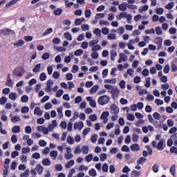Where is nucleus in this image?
I'll return each instance as SVG.
<instances>
[{
    "label": "nucleus",
    "mask_w": 177,
    "mask_h": 177,
    "mask_svg": "<svg viewBox=\"0 0 177 177\" xmlns=\"http://www.w3.org/2000/svg\"><path fill=\"white\" fill-rule=\"evenodd\" d=\"M67 142L69 145H74V138L71 136L67 138Z\"/></svg>",
    "instance_id": "59"
},
{
    "label": "nucleus",
    "mask_w": 177,
    "mask_h": 177,
    "mask_svg": "<svg viewBox=\"0 0 177 177\" xmlns=\"http://www.w3.org/2000/svg\"><path fill=\"white\" fill-rule=\"evenodd\" d=\"M25 73L26 70H24L23 66H19L16 68L13 71L14 75H16L17 77H23V75Z\"/></svg>",
    "instance_id": "1"
},
{
    "label": "nucleus",
    "mask_w": 177,
    "mask_h": 177,
    "mask_svg": "<svg viewBox=\"0 0 177 177\" xmlns=\"http://www.w3.org/2000/svg\"><path fill=\"white\" fill-rule=\"evenodd\" d=\"M7 102H8V98H6V97L3 96L1 97L0 104H1V106H3V104H5Z\"/></svg>",
    "instance_id": "35"
},
{
    "label": "nucleus",
    "mask_w": 177,
    "mask_h": 177,
    "mask_svg": "<svg viewBox=\"0 0 177 177\" xmlns=\"http://www.w3.org/2000/svg\"><path fill=\"white\" fill-rule=\"evenodd\" d=\"M9 97L11 100H16L17 99V94L16 93H10Z\"/></svg>",
    "instance_id": "27"
},
{
    "label": "nucleus",
    "mask_w": 177,
    "mask_h": 177,
    "mask_svg": "<svg viewBox=\"0 0 177 177\" xmlns=\"http://www.w3.org/2000/svg\"><path fill=\"white\" fill-rule=\"evenodd\" d=\"M91 57L92 59H97L99 57V53H97L96 51H93L91 53Z\"/></svg>",
    "instance_id": "61"
},
{
    "label": "nucleus",
    "mask_w": 177,
    "mask_h": 177,
    "mask_svg": "<svg viewBox=\"0 0 177 177\" xmlns=\"http://www.w3.org/2000/svg\"><path fill=\"white\" fill-rule=\"evenodd\" d=\"M104 13H97L95 15V19L97 20L98 19H104Z\"/></svg>",
    "instance_id": "46"
},
{
    "label": "nucleus",
    "mask_w": 177,
    "mask_h": 177,
    "mask_svg": "<svg viewBox=\"0 0 177 177\" xmlns=\"http://www.w3.org/2000/svg\"><path fill=\"white\" fill-rule=\"evenodd\" d=\"M30 175V170L26 169L24 173L21 174V177H27Z\"/></svg>",
    "instance_id": "52"
},
{
    "label": "nucleus",
    "mask_w": 177,
    "mask_h": 177,
    "mask_svg": "<svg viewBox=\"0 0 177 177\" xmlns=\"http://www.w3.org/2000/svg\"><path fill=\"white\" fill-rule=\"evenodd\" d=\"M36 170L37 171L39 175H41L42 173L44 172V167H42L41 165H38L36 167Z\"/></svg>",
    "instance_id": "15"
},
{
    "label": "nucleus",
    "mask_w": 177,
    "mask_h": 177,
    "mask_svg": "<svg viewBox=\"0 0 177 177\" xmlns=\"http://www.w3.org/2000/svg\"><path fill=\"white\" fill-rule=\"evenodd\" d=\"M34 114H36L37 115L41 117V115H42V111H41V108L37 106L34 110Z\"/></svg>",
    "instance_id": "14"
},
{
    "label": "nucleus",
    "mask_w": 177,
    "mask_h": 177,
    "mask_svg": "<svg viewBox=\"0 0 177 177\" xmlns=\"http://www.w3.org/2000/svg\"><path fill=\"white\" fill-rule=\"evenodd\" d=\"M100 161H106V160H107V154L104 153H102L100 156Z\"/></svg>",
    "instance_id": "36"
},
{
    "label": "nucleus",
    "mask_w": 177,
    "mask_h": 177,
    "mask_svg": "<svg viewBox=\"0 0 177 177\" xmlns=\"http://www.w3.org/2000/svg\"><path fill=\"white\" fill-rule=\"evenodd\" d=\"M110 109L111 114H118L120 113V109L115 104H113L110 107Z\"/></svg>",
    "instance_id": "4"
},
{
    "label": "nucleus",
    "mask_w": 177,
    "mask_h": 177,
    "mask_svg": "<svg viewBox=\"0 0 177 177\" xmlns=\"http://www.w3.org/2000/svg\"><path fill=\"white\" fill-rule=\"evenodd\" d=\"M147 159L146 158L141 157L138 161H137V165H142L144 162H146Z\"/></svg>",
    "instance_id": "21"
},
{
    "label": "nucleus",
    "mask_w": 177,
    "mask_h": 177,
    "mask_svg": "<svg viewBox=\"0 0 177 177\" xmlns=\"http://www.w3.org/2000/svg\"><path fill=\"white\" fill-rule=\"evenodd\" d=\"M73 156L71 153H65L66 160H71V158H73Z\"/></svg>",
    "instance_id": "62"
},
{
    "label": "nucleus",
    "mask_w": 177,
    "mask_h": 177,
    "mask_svg": "<svg viewBox=\"0 0 177 177\" xmlns=\"http://www.w3.org/2000/svg\"><path fill=\"white\" fill-rule=\"evenodd\" d=\"M115 57H117V51L115 50H111V60L114 62L115 60Z\"/></svg>",
    "instance_id": "13"
},
{
    "label": "nucleus",
    "mask_w": 177,
    "mask_h": 177,
    "mask_svg": "<svg viewBox=\"0 0 177 177\" xmlns=\"http://www.w3.org/2000/svg\"><path fill=\"white\" fill-rule=\"evenodd\" d=\"M43 165H46V167L50 165V160L49 158H45L42 160Z\"/></svg>",
    "instance_id": "29"
},
{
    "label": "nucleus",
    "mask_w": 177,
    "mask_h": 177,
    "mask_svg": "<svg viewBox=\"0 0 177 177\" xmlns=\"http://www.w3.org/2000/svg\"><path fill=\"white\" fill-rule=\"evenodd\" d=\"M10 34L12 35H15V32H14V30H12V29H9V28H5V29L0 30V35H4L6 37H8V36L10 35Z\"/></svg>",
    "instance_id": "3"
},
{
    "label": "nucleus",
    "mask_w": 177,
    "mask_h": 177,
    "mask_svg": "<svg viewBox=\"0 0 177 177\" xmlns=\"http://www.w3.org/2000/svg\"><path fill=\"white\" fill-rule=\"evenodd\" d=\"M171 73H176V71H177V62L176 61L171 63Z\"/></svg>",
    "instance_id": "12"
},
{
    "label": "nucleus",
    "mask_w": 177,
    "mask_h": 177,
    "mask_svg": "<svg viewBox=\"0 0 177 177\" xmlns=\"http://www.w3.org/2000/svg\"><path fill=\"white\" fill-rule=\"evenodd\" d=\"M109 75V69L105 68L102 71V78H106Z\"/></svg>",
    "instance_id": "43"
},
{
    "label": "nucleus",
    "mask_w": 177,
    "mask_h": 177,
    "mask_svg": "<svg viewBox=\"0 0 177 177\" xmlns=\"http://www.w3.org/2000/svg\"><path fill=\"white\" fill-rule=\"evenodd\" d=\"M11 121L12 122H19V121H21V119L20 118V116H19V115H17L11 118Z\"/></svg>",
    "instance_id": "17"
},
{
    "label": "nucleus",
    "mask_w": 177,
    "mask_h": 177,
    "mask_svg": "<svg viewBox=\"0 0 177 177\" xmlns=\"http://www.w3.org/2000/svg\"><path fill=\"white\" fill-rule=\"evenodd\" d=\"M174 5H175V3L174 2L169 3L167 5L165 6V9H167L168 10H171V9L174 8Z\"/></svg>",
    "instance_id": "34"
},
{
    "label": "nucleus",
    "mask_w": 177,
    "mask_h": 177,
    "mask_svg": "<svg viewBox=\"0 0 177 177\" xmlns=\"http://www.w3.org/2000/svg\"><path fill=\"white\" fill-rule=\"evenodd\" d=\"M102 171H103V172H108L109 171V165H107V163H104L103 165Z\"/></svg>",
    "instance_id": "55"
},
{
    "label": "nucleus",
    "mask_w": 177,
    "mask_h": 177,
    "mask_svg": "<svg viewBox=\"0 0 177 177\" xmlns=\"http://www.w3.org/2000/svg\"><path fill=\"white\" fill-rule=\"evenodd\" d=\"M97 44H99V39H94L89 41L90 46H95Z\"/></svg>",
    "instance_id": "37"
},
{
    "label": "nucleus",
    "mask_w": 177,
    "mask_h": 177,
    "mask_svg": "<svg viewBox=\"0 0 177 177\" xmlns=\"http://www.w3.org/2000/svg\"><path fill=\"white\" fill-rule=\"evenodd\" d=\"M150 80H151L150 77H147L146 78V80H145L146 83L145 84V86L146 88H150V85H151Z\"/></svg>",
    "instance_id": "47"
},
{
    "label": "nucleus",
    "mask_w": 177,
    "mask_h": 177,
    "mask_svg": "<svg viewBox=\"0 0 177 177\" xmlns=\"http://www.w3.org/2000/svg\"><path fill=\"white\" fill-rule=\"evenodd\" d=\"M99 89V86L95 85L90 89V93H95Z\"/></svg>",
    "instance_id": "38"
},
{
    "label": "nucleus",
    "mask_w": 177,
    "mask_h": 177,
    "mask_svg": "<svg viewBox=\"0 0 177 177\" xmlns=\"http://www.w3.org/2000/svg\"><path fill=\"white\" fill-rule=\"evenodd\" d=\"M78 70H80V67L77 65H73L71 72L73 73V74H75Z\"/></svg>",
    "instance_id": "57"
},
{
    "label": "nucleus",
    "mask_w": 177,
    "mask_h": 177,
    "mask_svg": "<svg viewBox=\"0 0 177 177\" xmlns=\"http://www.w3.org/2000/svg\"><path fill=\"white\" fill-rule=\"evenodd\" d=\"M88 175H90V176L95 177L96 176V175H97V173L96 172V170L95 169H91L88 171Z\"/></svg>",
    "instance_id": "23"
},
{
    "label": "nucleus",
    "mask_w": 177,
    "mask_h": 177,
    "mask_svg": "<svg viewBox=\"0 0 177 177\" xmlns=\"http://www.w3.org/2000/svg\"><path fill=\"white\" fill-rule=\"evenodd\" d=\"M41 70V64H37L32 69L33 73H38Z\"/></svg>",
    "instance_id": "30"
},
{
    "label": "nucleus",
    "mask_w": 177,
    "mask_h": 177,
    "mask_svg": "<svg viewBox=\"0 0 177 177\" xmlns=\"http://www.w3.org/2000/svg\"><path fill=\"white\" fill-rule=\"evenodd\" d=\"M120 57L123 60V62H127L128 60V57H127L124 53H120Z\"/></svg>",
    "instance_id": "56"
},
{
    "label": "nucleus",
    "mask_w": 177,
    "mask_h": 177,
    "mask_svg": "<svg viewBox=\"0 0 177 177\" xmlns=\"http://www.w3.org/2000/svg\"><path fill=\"white\" fill-rule=\"evenodd\" d=\"M62 13H63V10L62 8H57V10H55L54 11V15L55 16H60V15H62Z\"/></svg>",
    "instance_id": "33"
},
{
    "label": "nucleus",
    "mask_w": 177,
    "mask_h": 177,
    "mask_svg": "<svg viewBox=\"0 0 177 177\" xmlns=\"http://www.w3.org/2000/svg\"><path fill=\"white\" fill-rule=\"evenodd\" d=\"M73 128L74 129H82V128H84V122L80 121L75 123Z\"/></svg>",
    "instance_id": "8"
},
{
    "label": "nucleus",
    "mask_w": 177,
    "mask_h": 177,
    "mask_svg": "<svg viewBox=\"0 0 177 177\" xmlns=\"http://www.w3.org/2000/svg\"><path fill=\"white\" fill-rule=\"evenodd\" d=\"M91 15H92V12H91V10L86 9V10H85V17H86V19H89V17H91Z\"/></svg>",
    "instance_id": "40"
},
{
    "label": "nucleus",
    "mask_w": 177,
    "mask_h": 177,
    "mask_svg": "<svg viewBox=\"0 0 177 177\" xmlns=\"http://www.w3.org/2000/svg\"><path fill=\"white\" fill-rule=\"evenodd\" d=\"M164 143H165V141L164 140H161L158 142L157 145L158 150H164Z\"/></svg>",
    "instance_id": "11"
},
{
    "label": "nucleus",
    "mask_w": 177,
    "mask_h": 177,
    "mask_svg": "<svg viewBox=\"0 0 177 177\" xmlns=\"http://www.w3.org/2000/svg\"><path fill=\"white\" fill-rule=\"evenodd\" d=\"M128 13L127 12H122L120 15H116V18L118 20H121L122 19H126Z\"/></svg>",
    "instance_id": "10"
},
{
    "label": "nucleus",
    "mask_w": 177,
    "mask_h": 177,
    "mask_svg": "<svg viewBox=\"0 0 177 177\" xmlns=\"http://www.w3.org/2000/svg\"><path fill=\"white\" fill-rule=\"evenodd\" d=\"M158 168L159 166L157 164H155L153 167H152V170L153 171V172L155 174H157V172H158Z\"/></svg>",
    "instance_id": "63"
},
{
    "label": "nucleus",
    "mask_w": 177,
    "mask_h": 177,
    "mask_svg": "<svg viewBox=\"0 0 177 177\" xmlns=\"http://www.w3.org/2000/svg\"><path fill=\"white\" fill-rule=\"evenodd\" d=\"M82 30L83 31H89V25L88 24L82 25Z\"/></svg>",
    "instance_id": "54"
},
{
    "label": "nucleus",
    "mask_w": 177,
    "mask_h": 177,
    "mask_svg": "<svg viewBox=\"0 0 177 177\" xmlns=\"http://www.w3.org/2000/svg\"><path fill=\"white\" fill-rule=\"evenodd\" d=\"M119 10H122V12H125V10H127V8H128L127 6V5H125V3H121L118 6Z\"/></svg>",
    "instance_id": "26"
},
{
    "label": "nucleus",
    "mask_w": 177,
    "mask_h": 177,
    "mask_svg": "<svg viewBox=\"0 0 177 177\" xmlns=\"http://www.w3.org/2000/svg\"><path fill=\"white\" fill-rule=\"evenodd\" d=\"M110 100V98H109V96L107 95H102L100 96L97 102L101 106H104V104H107Z\"/></svg>",
    "instance_id": "2"
},
{
    "label": "nucleus",
    "mask_w": 177,
    "mask_h": 177,
    "mask_svg": "<svg viewBox=\"0 0 177 177\" xmlns=\"http://www.w3.org/2000/svg\"><path fill=\"white\" fill-rule=\"evenodd\" d=\"M17 1L19 0H12L6 3V8H10L13 6V5H15V3H17Z\"/></svg>",
    "instance_id": "18"
},
{
    "label": "nucleus",
    "mask_w": 177,
    "mask_h": 177,
    "mask_svg": "<svg viewBox=\"0 0 177 177\" xmlns=\"http://www.w3.org/2000/svg\"><path fill=\"white\" fill-rule=\"evenodd\" d=\"M132 140L133 142H138L139 140V135L136 133L133 134Z\"/></svg>",
    "instance_id": "44"
},
{
    "label": "nucleus",
    "mask_w": 177,
    "mask_h": 177,
    "mask_svg": "<svg viewBox=\"0 0 177 177\" xmlns=\"http://www.w3.org/2000/svg\"><path fill=\"white\" fill-rule=\"evenodd\" d=\"M14 46H17V48H21L23 45H24V41L21 39L18 40L17 43L13 44Z\"/></svg>",
    "instance_id": "16"
},
{
    "label": "nucleus",
    "mask_w": 177,
    "mask_h": 177,
    "mask_svg": "<svg viewBox=\"0 0 177 177\" xmlns=\"http://www.w3.org/2000/svg\"><path fill=\"white\" fill-rule=\"evenodd\" d=\"M32 158H35V160H39L41 158V155L38 152H35L32 155Z\"/></svg>",
    "instance_id": "42"
},
{
    "label": "nucleus",
    "mask_w": 177,
    "mask_h": 177,
    "mask_svg": "<svg viewBox=\"0 0 177 177\" xmlns=\"http://www.w3.org/2000/svg\"><path fill=\"white\" fill-rule=\"evenodd\" d=\"M82 53H84V50H82V49H78L76 51H75V56H81V55H82Z\"/></svg>",
    "instance_id": "45"
},
{
    "label": "nucleus",
    "mask_w": 177,
    "mask_h": 177,
    "mask_svg": "<svg viewBox=\"0 0 177 177\" xmlns=\"http://www.w3.org/2000/svg\"><path fill=\"white\" fill-rule=\"evenodd\" d=\"M115 82H116L115 78L104 80L105 84H115Z\"/></svg>",
    "instance_id": "28"
},
{
    "label": "nucleus",
    "mask_w": 177,
    "mask_h": 177,
    "mask_svg": "<svg viewBox=\"0 0 177 177\" xmlns=\"http://www.w3.org/2000/svg\"><path fill=\"white\" fill-rule=\"evenodd\" d=\"M6 85L7 86H10V88H12L13 86V81L12 80V79H10V73H8V75Z\"/></svg>",
    "instance_id": "7"
},
{
    "label": "nucleus",
    "mask_w": 177,
    "mask_h": 177,
    "mask_svg": "<svg viewBox=\"0 0 177 177\" xmlns=\"http://www.w3.org/2000/svg\"><path fill=\"white\" fill-rule=\"evenodd\" d=\"M64 37H65L66 39L68 41H73V36H71V34L69 33V32H65Z\"/></svg>",
    "instance_id": "19"
},
{
    "label": "nucleus",
    "mask_w": 177,
    "mask_h": 177,
    "mask_svg": "<svg viewBox=\"0 0 177 177\" xmlns=\"http://www.w3.org/2000/svg\"><path fill=\"white\" fill-rule=\"evenodd\" d=\"M30 111V108L28 106H23L21 109V113H28Z\"/></svg>",
    "instance_id": "50"
},
{
    "label": "nucleus",
    "mask_w": 177,
    "mask_h": 177,
    "mask_svg": "<svg viewBox=\"0 0 177 177\" xmlns=\"http://www.w3.org/2000/svg\"><path fill=\"white\" fill-rule=\"evenodd\" d=\"M110 115V113L107 111H104L101 115V120H105V118H107Z\"/></svg>",
    "instance_id": "32"
},
{
    "label": "nucleus",
    "mask_w": 177,
    "mask_h": 177,
    "mask_svg": "<svg viewBox=\"0 0 177 177\" xmlns=\"http://www.w3.org/2000/svg\"><path fill=\"white\" fill-rule=\"evenodd\" d=\"M169 171L171 174V175H173V176H175V174L176 172V167L175 166V165H173L170 169H169Z\"/></svg>",
    "instance_id": "22"
},
{
    "label": "nucleus",
    "mask_w": 177,
    "mask_h": 177,
    "mask_svg": "<svg viewBox=\"0 0 177 177\" xmlns=\"http://www.w3.org/2000/svg\"><path fill=\"white\" fill-rule=\"evenodd\" d=\"M63 93H64V91H63V89L58 90L56 93V97H62Z\"/></svg>",
    "instance_id": "41"
},
{
    "label": "nucleus",
    "mask_w": 177,
    "mask_h": 177,
    "mask_svg": "<svg viewBox=\"0 0 177 177\" xmlns=\"http://www.w3.org/2000/svg\"><path fill=\"white\" fill-rule=\"evenodd\" d=\"M130 149L132 151H139L140 150V147H139V144H133L130 146Z\"/></svg>",
    "instance_id": "9"
},
{
    "label": "nucleus",
    "mask_w": 177,
    "mask_h": 177,
    "mask_svg": "<svg viewBox=\"0 0 177 177\" xmlns=\"http://www.w3.org/2000/svg\"><path fill=\"white\" fill-rule=\"evenodd\" d=\"M155 30L157 35H161V34H162V30H161V27H156Z\"/></svg>",
    "instance_id": "51"
},
{
    "label": "nucleus",
    "mask_w": 177,
    "mask_h": 177,
    "mask_svg": "<svg viewBox=\"0 0 177 177\" xmlns=\"http://www.w3.org/2000/svg\"><path fill=\"white\" fill-rule=\"evenodd\" d=\"M100 49H101L100 45H95V46H93L92 48L93 52H97V50H100Z\"/></svg>",
    "instance_id": "60"
},
{
    "label": "nucleus",
    "mask_w": 177,
    "mask_h": 177,
    "mask_svg": "<svg viewBox=\"0 0 177 177\" xmlns=\"http://www.w3.org/2000/svg\"><path fill=\"white\" fill-rule=\"evenodd\" d=\"M154 42L157 45L158 49H160V48H161V46H162V39L161 38V37H156L154 39Z\"/></svg>",
    "instance_id": "6"
},
{
    "label": "nucleus",
    "mask_w": 177,
    "mask_h": 177,
    "mask_svg": "<svg viewBox=\"0 0 177 177\" xmlns=\"http://www.w3.org/2000/svg\"><path fill=\"white\" fill-rule=\"evenodd\" d=\"M109 93H111L112 99H115V97H118V95H120V89L115 88L113 90H111Z\"/></svg>",
    "instance_id": "5"
},
{
    "label": "nucleus",
    "mask_w": 177,
    "mask_h": 177,
    "mask_svg": "<svg viewBox=\"0 0 177 177\" xmlns=\"http://www.w3.org/2000/svg\"><path fill=\"white\" fill-rule=\"evenodd\" d=\"M153 117L155 120H160L161 118V115H160V113H158V112H155L153 114Z\"/></svg>",
    "instance_id": "53"
},
{
    "label": "nucleus",
    "mask_w": 177,
    "mask_h": 177,
    "mask_svg": "<svg viewBox=\"0 0 177 177\" xmlns=\"http://www.w3.org/2000/svg\"><path fill=\"white\" fill-rule=\"evenodd\" d=\"M12 131L13 133H19L20 132V127L19 126H15L12 129Z\"/></svg>",
    "instance_id": "31"
},
{
    "label": "nucleus",
    "mask_w": 177,
    "mask_h": 177,
    "mask_svg": "<svg viewBox=\"0 0 177 177\" xmlns=\"http://www.w3.org/2000/svg\"><path fill=\"white\" fill-rule=\"evenodd\" d=\"M163 73L168 74L169 73V64H166L163 68Z\"/></svg>",
    "instance_id": "48"
},
{
    "label": "nucleus",
    "mask_w": 177,
    "mask_h": 177,
    "mask_svg": "<svg viewBox=\"0 0 177 177\" xmlns=\"http://www.w3.org/2000/svg\"><path fill=\"white\" fill-rule=\"evenodd\" d=\"M82 151L83 154H88L89 153V147L86 145H84L82 147Z\"/></svg>",
    "instance_id": "20"
},
{
    "label": "nucleus",
    "mask_w": 177,
    "mask_h": 177,
    "mask_svg": "<svg viewBox=\"0 0 177 177\" xmlns=\"http://www.w3.org/2000/svg\"><path fill=\"white\" fill-rule=\"evenodd\" d=\"M75 162L74 160H69L67 163L65 165L66 168H71L73 165H74Z\"/></svg>",
    "instance_id": "24"
},
{
    "label": "nucleus",
    "mask_w": 177,
    "mask_h": 177,
    "mask_svg": "<svg viewBox=\"0 0 177 177\" xmlns=\"http://www.w3.org/2000/svg\"><path fill=\"white\" fill-rule=\"evenodd\" d=\"M170 152L174 153L175 154H177V147H171L170 148Z\"/></svg>",
    "instance_id": "64"
},
{
    "label": "nucleus",
    "mask_w": 177,
    "mask_h": 177,
    "mask_svg": "<svg viewBox=\"0 0 177 177\" xmlns=\"http://www.w3.org/2000/svg\"><path fill=\"white\" fill-rule=\"evenodd\" d=\"M50 157H55V158H56V157H57V151L56 150L51 151L50 153Z\"/></svg>",
    "instance_id": "58"
},
{
    "label": "nucleus",
    "mask_w": 177,
    "mask_h": 177,
    "mask_svg": "<svg viewBox=\"0 0 177 177\" xmlns=\"http://www.w3.org/2000/svg\"><path fill=\"white\" fill-rule=\"evenodd\" d=\"M51 32H53V29L52 28H49L46 30V31L42 34L43 37L46 35H49Z\"/></svg>",
    "instance_id": "25"
},
{
    "label": "nucleus",
    "mask_w": 177,
    "mask_h": 177,
    "mask_svg": "<svg viewBox=\"0 0 177 177\" xmlns=\"http://www.w3.org/2000/svg\"><path fill=\"white\" fill-rule=\"evenodd\" d=\"M40 81H45L46 80V74L45 73H41L39 75Z\"/></svg>",
    "instance_id": "49"
},
{
    "label": "nucleus",
    "mask_w": 177,
    "mask_h": 177,
    "mask_svg": "<svg viewBox=\"0 0 177 177\" xmlns=\"http://www.w3.org/2000/svg\"><path fill=\"white\" fill-rule=\"evenodd\" d=\"M21 100L22 103H27V102H28V96H27L26 95H22V97H21Z\"/></svg>",
    "instance_id": "39"
}]
</instances>
